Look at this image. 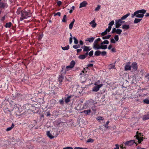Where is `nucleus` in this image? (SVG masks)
<instances>
[{"mask_svg": "<svg viewBox=\"0 0 149 149\" xmlns=\"http://www.w3.org/2000/svg\"><path fill=\"white\" fill-rule=\"evenodd\" d=\"M21 15L20 20L21 21H22L24 19H26L28 17H30L31 16V13L30 10H28L27 11L26 10H23Z\"/></svg>", "mask_w": 149, "mask_h": 149, "instance_id": "nucleus-1", "label": "nucleus"}, {"mask_svg": "<svg viewBox=\"0 0 149 149\" xmlns=\"http://www.w3.org/2000/svg\"><path fill=\"white\" fill-rule=\"evenodd\" d=\"M75 64V62L72 61L71 62L70 65L67 66L65 68H62V70H61V72H63L62 74H65L66 73V71L70 70L72 68L74 67Z\"/></svg>", "mask_w": 149, "mask_h": 149, "instance_id": "nucleus-2", "label": "nucleus"}, {"mask_svg": "<svg viewBox=\"0 0 149 149\" xmlns=\"http://www.w3.org/2000/svg\"><path fill=\"white\" fill-rule=\"evenodd\" d=\"M146 10L144 9L140 10H137L136 12H137L136 14V17L138 18H142L144 16V14L146 12Z\"/></svg>", "mask_w": 149, "mask_h": 149, "instance_id": "nucleus-3", "label": "nucleus"}, {"mask_svg": "<svg viewBox=\"0 0 149 149\" xmlns=\"http://www.w3.org/2000/svg\"><path fill=\"white\" fill-rule=\"evenodd\" d=\"M94 103L93 100H90L87 101L85 104L84 108V109H86L87 107H91L93 105H94Z\"/></svg>", "mask_w": 149, "mask_h": 149, "instance_id": "nucleus-4", "label": "nucleus"}, {"mask_svg": "<svg viewBox=\"0 0 149 149\" xmlns=\"http://www.w3.org/2000/svg\"><path fill=\"white\" fill-rule=\"evenodd\" d=\"M125 21H123L121 19L115 20V25L116 28H118L122 24L125 22Z\"/></svg>", "mask_w": 149, "mask_h": 149, "instance_id": "nucleus-5", "label": "nucleus"}, {"mask_svg": "<svg viewBox=\"0 0 149 149\" xmlns=\"http://www.w3.org/2000/svg\"><path fill=\"white\" fill-rule=\"evenodd\" d=\"M137 134L136 136V139L138 140V141L139 143H140L143 140V137H141V133H139L138 134V132H136Z\"/></svg>", "mask_w": 149, "mask_h": 149, "instance_id": "nucleus-6", "label": "nucleus"}, {"mask_svg": "<svg viewBox=\"0 0 149 149\" xmlns=\"http://www.w3.org/2000/svg\"><path fill=\"white\" fill-rule=\"evenodd\" d=\"M134 143L136 144V145L137 144L135 142L134 140H131L126 141L124 144L126 146H131Z\"/></svg>", "mask_w": 149, "mask_h": 149, "instance_id": "nucleus-7", "label": "nucleus"}, {"mask_svg": "<svg viewBox=\"0 0 149 149\" xmlns=\"http://www.w3.org/2000/svg\"><path fill=\"white\" fill-rule=\"evenodd\" d=\"M122 32V30L120 29H116V28H113L112 31V33H116L118 34H120Z\"/></svg>", "mask_w": 149, "mask_h": 149, "instance_id": "nucleus-8", "label": "nucleus"}, {"mask_svg": "<svg viewBox=\"0 0 149 149\" xmlns=\"http://www.w3.org/2000/svg\"><path fill=\"white\" fill-rule=\"evenodd\" d=\"M103 85V84H100L98 86H96L94 87H93L92 88V91H93L97 92L98 91L100 88L102 87Z\"/></svg>", "mask_w": 149, "mask_h": 149, "instance_id": "nucleus-9", "label": "nucleus"}, {"mask_svg": "<svg viewBox=\"0 0 149 149\" xmlns=\"http://www.w3.org/2000/svg\"><path fill=\"white\" fill-rule=\"evenodd\" d=\"M130 63L128 62L127 63L125 67V70H130L131 67L130 66Z\"/></svg>", "mask_w": 149, "mask_h": 149, "instance_id": "nucleus-10", "label": "nucleus"}, {"mask_svg": "<svg viewBox=\"0 0 149 149\" xmlns=\"http://www.w3.org/2000/svg\"><path fill=\"white\" fill-rule=\"evenodd\" d=\"M8 6L7 4L5 2L2 1L0 2V8H7Z\"/></svg>", "mask_w": 149, "mask_h": 149, "instance_id": "nucleus-11", "label": "nucleus"}, {"mask_svg": "<svg viewBox=\"0 0 149 149\" xmlns=\"http://www.w3.org/2000/svg\"><path fill=\"white\" fill-rule=\"evenodd\" d=\"M132 67L134 71H136L137 70V65L136 62H133L132 63Z\"/></svg>", "mask_w": 149, "mask_h": 149, "instance_id": "nucleus-12", "label": "nucleus"}, {"mask_svg": "<svg viewBox=\"0 0 149 149\" xmlns=\"http://www.w3.org/2000/svg\"><path fill=\"white\" fill-rule=\"evenodd\" d=\"M100 45H99L98 43H93V48L95 49H100Z\"/></svg>", "mask_w": 149, "mask_h": 149, "instance_id": "nucleus-13", "label": "nucleus"}, {"mask_svg": "<svg viewBox=\"0 0 149 149\" xmlns=\"http://www.w3.org/2000/svg\"><path fill=\"white\" fill-rule=\"evenodd\" d=\"M88 54V52H86L84 55H80L79 56V58L81 59H85L86 57L87 56Z\"/></svg>", "mask_w": 149, "mask_h": 149, "instance_id": "nucleus-14", "label": "nucleus"}, {"mask_svg": "<svg viewBox=\"0 0 149 149\" xmlns=\"http://www.w3.org/2000/svg\"><path fill=\"white\" fill-rule=\"evenodd\" d=\"M83 51L84 52H88L91 50L90 47L86 46H84L83 47Z\"/></svg>", "mask_w": 149, "mask_h": 149, "instance_id": "nucleus-15", "label": "nucleus"}, {"mask_svg": "<svg viewBox=\"0 0 149 149\" xmlns=\"http://www.w3.org/2000/svg\"><path fill=\"white\" fill-rule=\"evenodd\" d=\"M130 25L129 24H124L123 25L122 28L124 29L127 30L130 28Z\"/></svg>", "mask_w": 149, "mask_h": 149, "instance_id": "nucleus-16", "label": "nucleus"}, {"mask_svg": "<svg viewBox=\"0 0 149 149\" xmlns=\"http://www.w3.org/2000/svg\"><path fill=\"white\" fill-rule=\"evenodd\" d=\"M87 3L85 1H84L80 4L79 8L84 7L86 6Z\"/></svg>", "mask_w": 149, "mask_h": 149, "instance_id": "nucleus-17", "label": "nucleus"}, {"mask_svg": "<svg viewBox=\"0 0 149 149\" xmlns=\"http://www.w3.org/2000/svg\"><path fill=\"white\" fill-rule=\"evenodd\" d=\"M89 24L91 25L92 27L93 28L95 27L96 26V24L94 20L90 22Z\"/></svg>", "mask_w": 149, "mask_h": 149, "instance_id": "nucleus-18", "label": "nucleus"}, {"mask_svg": "<svg viewBox=\"0 0 149 149\" xmlns=\"http://www.w3.org/2000/svg\"><path fill=\"white\" fill-rule=\"evenodd\" d=\"M94 39V38L93 37L87 38L85 40L86 41H88L90 42H91L93 41Z\"/></svg>", "mask_w": 149, "mask_h": 149, "instance_id": "nucleus-19", "label": "nucleus"}, {"mask_svg": "<svg viewBox=\"0 0 149 149\" xmlns=\"http://www.w3.org/2000/svg\"><path fill=\"white\" fill-rule=\"evenodd\" d=\"M130 15V13H128L127 14L124 15L121 18V19L122 20L125 19L127 17L129 16Z\"/></svg>", "mask_w": 149, "mask_h": 149, "instance_id": "nucleus-20", "label": "nucleus"}, {"mask_svg": "<svg viewBox=\"0 0 149 149\" xmlns=\"http://www.w3.org/2000/svg\"><path fill=\"white\" fill-rule=\"evenodd\" d=\"M47 136L50 139H52L54 137V136H52L50 133L49 131H48L47 132Z\"/></svg>", "mask_w": 149, "mask_h": 149, "instance_id": "nucleus-21", "label": "nucleus"}, {"mask_svg": "<svg viewBox=\"0 0 149 149\" xmlns=\"http://www.w3.org/2000/svg\"><path fill=\"white\" fill-rule=\"evenodd\" d=\"M91 112V110H84L83 111L81 112V113H84L86 115L88 114Z\"/></svg>", "mask_w": 149, "mask_h": 149, "instance_id": "nucleus-22", "label": "nucleus"}, {"mask_svg": "<svg viewBox=\"0 0 149 149\" xmlns=\"http://www.w3.org/2000/svg\"><path fill=\"white\" fill-rule=\"evenodd\" d=\"M107 48V45H103V44H100V49H105Z\"/></svg>", "mask_w": 149, "mask_h": 149, "instance_id": "nucleus-23", "label": "nucleus"}, {"mask_svg": "<svg viewBox=\"0 0 149 149\" xmlns=\"http://www.w3.org/2000/svg\"><path fill=\"white\" fill-rule=\"evenodd\" d=\"M142 20V19L135 18L134 21V23L135 24L137 23L138 22H140Z\"/></svg>", "mask_w": 149, "mask_h": 149, "instance_id": "nucleus-24", "label": "nucleus"}, {"mask_svg": "<svg viewBox=\"0 0 149 149\" xmlns=\"http://www.w3.org/2000/svg\"><path fill=\"white\" fill-rule=\"evenodd\" d=\"M23 11L21 9V8H19L17 10V15H19L21 13H22V12Z\"/></svg>", "mask_w": 149, "mask_h": 149, "instance_id": "nucleus-25", "label": "nucleus"}, {"mask_svg": "<svg viewBox=\"0 0 149 149\" xmlns=\"http://www.w3.org/2000/svg\"><path fill=\"white\" fill-rule=\"evenodd\" d=\"M143 120H144L149 119V114L144 116L143 117Z\"/></svg>", "mask_w": 149, "mask_h": 149, "instance_id": "nucleus-26", "label": "nucleus"}, {"mask_svg": "<svg viewBox=\"0 0 149 149\" xmlns=\"http://www.w3.org/2000/svg\"><path fill=\"white\" fill-rule=\"evenodd\" d=\"M66 15H64L63 17L62 22H67V18Z\"/></svg>", "mask_w": 149, "mask_h": 149, "instance_id": "nucleus-27", "label": "nucleus"}, {"mask_svg": "<svg viewBox=\"0 0 149 149\" xmlns=\"http://www.w3.org/2000/svg\"><path fill=\"white\" fill-rule=\"evenodd\" d=\"M14 127V125L13 124H12L11 126L10 127H8L7 128L6 130L7 131H10L12 130Z\"/></svg>", "mask_w": 149, "mask_h": 149, "instance_id": "nucleus-28", "label": "nucleus"}, {"mask_svg": "<svg viewBox=\"0 0 149 149\" xmlns=\"http://www.w3.org/2000/svg\"><path fill=\"white\" fill-rule=\"evenodd\" d=\"M63 79V77L62 75H59L58 79V80L60 82H61L62 81Z\"/></svg>", "mask_w": 149, "mask_h": 149, "instance_id": "nucleus-29", "label": "nucleus"}, {"mask_svg": "<svg viewBox=\"0 0 149 149\" xmlns=\"http://www.w3.org/2000/svg\"><path fill=\"white\" fill-rule=\"evenodd\" d=\"M101 54V52L100 51H96L95 53V55L97 56H99Z\"/></svg>", "mask_w": 149, "mask_h": 149, "instance_id": "nucleus-30", "label": "nucleus"}, {"mask_svg": "<svg viewBox=\"0 0 149 149\" xmlns=\"http://www.w3.org/2000/svg\"><path fill=\"white\" fill-rule=\"evenodd\" d=\"M11 24H12L10 22L7 23H6L5 26L6 28H10L11 26Z\"/></svg>", "mask_w": 149, "mask_h": 149, "instance_id": "nucleus-31", "label": "nucleus"}, {"mask_svg": "<svg viewBox=\"0 0 149 149\" xmlns=\"http://www.w3.org/2000/svg\"><path fill=\"white\" fill-rule=\"evenodd\" d=\"M69 48V45H67L65 47H62V49L64 50H67Z\"/></svg>", "mask_w": 149, "mask_h": 149, "instance_id": "nucleus-32", "label": "nucleus"}, {"mask_svg": "<svg viewBox=\"0 0 149 149\" xmlns=\"http://www.w3.org/2000/svg\"><path fill=\"white\" fill-rule=\"evenodd\" d=\"M114 23V21L112 20L109 24V26L111 27V26L113 25Z\"/></svg>", "mask_w": 149, "mask_h": 149, "instance_id": "nucleus-33", "label": "nucleus"}, {"mask_svg": "<svg viewBox=\"0 0 149 149\" xmlns=\"http://www.w3.org/2000/svg\"><path fill=\"white\" fill-rule=\"evenodd\" d=\"M115 67V65L113 64H111L109 65L108 66V68L109 69H111L114 68Z\"/></svg>", "mask_w": 149, "mask_h": 149, "instance_id": "nucleus-34", "label": "nucleus"}, {"mask_svg": "<svg viewBox=\"0 0 149 149\" xmlns=\"http://www.w3.org/2000/svg\"><path fill=\"white\" fill-rule=\"evenodd\" d=\"M96 119L98 120H104V118L102 117L99 116L96 117Z\"/></svg>", "mask_w": 149, "mask_h": 149, "instance_id": "nucleus-35", "label": "nucleus"}, {"mask_svg": "<svg viewBox=\"0 0 149 149\" xmlns=\"http://www.w3.org/2000/svg\"><path fill=\"white\" fill-rule=\"evenodd\" d=\"M71 98L70 96H68L66 99H65V102L66 103H68L70 101V99Z\"/></svg>", "mask_w": 149, "mask_h": 149, "instance_id": "nucleus-36", "label": "nucleus"}, {"mask_svg": "<svg viewBox=\"0 0 149 149\" xmlns=\"http://www.w3.org/2000/svg\"><path fill=\"white\" fill-rule=\"evenodd\" d=\"M111 35H108L107 36H106L102 37L103 39H109L111 37Z\"/></svg>", "mask_w": 149, "mask_h": 149, "instance_id": "nucleus-37", "label": "nucleus"}, {"mask_svg": "<svg viewBox=\"0 0 149 149\" xmlns=\"http://www.w3.org/2000/svg\"><path fill=\"white\" fill-rule=\"evenodd\" d=\"M101 40V39L100 38H98L97 39L95 40L93 43L95 44H97L98 43V42L100 41Z\"/></svg>", "mask_w": 149, "mask_h": 149, "instance_id": "nucleus-38", "label": "nucleus"}, {"mask_svg": "<svg viewBox=\"0 0 149 149\" xmlns=\"http://www.w3.org/2000/svg\"><path fill=\"white\" fill-rule=\"evenodd\" d=\"M143 102L147 104H149V100L146 99L143 100Z\"/></svg>", "mask_w": 149, "mask_h": 149, "instance_id": "nucleus-39", "label": "nucleus"}, {"mask_svg": "<svg viewBox=\"0 0 149 149\" xmlns=\"http://www.w3.org/2000/svg\"><path fill=\"white\" fill-rule=\"evenodd\" d=\"M109 43V42L107 40H105L103 42L101 43V44H108Z\"/></svg>", "mask_w": 149, "mask_h": 149, "instance_id": "nucleus-40", "label": "nucleus"}, {"mask_svg": "<svg viewBox=\"0 0 149 149\" xmlns=\"http://www.w3.org/2000/svg\"><path fill=\"white\" fill-rule=\"evenodd\" d=\"M114 38L116 41H118L119 39L118 36L117 35H115L114 37Z\"/></svg>", "mask_w": 149, "mask_h": 149, "instance_id": "nucleus-41", "label": "nucleus"}, {"mask_svg": "<svg viewBox=\"0 0 149 149\" xmlns=\"http://www.w3.org/2000/svg\"><path fill=\"white\" fill-rule=\"evenodd\" d=\"M74 24H72V23H71L69 25V28L71 30L72 29L73 26Z\"/></svg>", "mask_w": 149, "mask_h": 149, "instance_id": "nucleus-42", "label": "nucleus"}, {"mask_svg": "<svg viewBox=\"0 0 149 149\" xmlns=\"http://www.w3.org/2000/svg\"><path fill=\"white\" fill-rule=\"evenodd\" d=\"M13 110V109H10V110H9L8 109H4V111L6 112L7 113L8 111H12Z\"/></svg>", "mask_w": 149, "mask_h": 149, "instance_id": "nucleus-43", "label": "nucleus"}, {"mask_svg": "<svg viewBox=\"0 0 149 149\" xmlns=\"http://www.w3.org/2000/svg\"><path fill=\"white\" fill-rule=\"evenodd\" d=\"M73 39L74 40V43L75 44H77L78 42L77 40L75 37H73Z\"/></svg>", "mask_w": 149, "mask_h": 149, "instance_id": "nucleus-44", "label": "nucleus"}, {"mask_svg": "<svg viewBox=\"0 0 149 149\" xmlns=\"http://www.w3.org/2000/svg\"><path fill=\"white\" fill-rule=\"evenodd\" d=\"M100 8V6L99 5L97 6L95 8V10L96 11H98Z\"/></svg>", "mask_w": 149, "mask_h": 149, "instance_id": "nucleus-45", "label": "nucleus"}, {"mask_svg": "<svg viewBox=\"0 0 149 149\" xmlns=\"http://www.w3.org/2000/svg\"><path fill=\"white\" fill-rule=\"evenodd\" d=\"M101 55L102 56H105L107 54V52L106 51H103L102 52H101Z\"/></svg>", "mask_w": 149, "mask_h": 149, "instance_id": "nucleus-46", "label": "nucleus"}, {"mask_svg": "<svg viewBox=\"0 0 149 149\" xmlns=\"http://www.w3.org/2000/svg\"><path fill=\"white\" fill-rule=\"evenodd\" d=\"M111 27L108 26V28L105 30L107 32H109L111 30Z\"/></svg>", "mask_w": 149, "mask_h": 149, "instance_id": "nucleus-47", "label": "nucleus"}, {"mask_svg": "<svg viewBox=\"0 0 149 149\" xmlns=\"http://www.w3.org/2000/svg\"><path fill=\"white\" fill-rule=\"evenodd\" d=\"M93 140L92 139L90 138L88 139L86 141L87 142H93Z\"/></svg>", "mask_w": 149, "mask_h": 149, "instance_id": "nucleus-48", "label": "nucleus"}, {"mask_svg": "<svg viewBox=\"0 0 149 149\" xmlns=\"http://www.w3.org/2000/svg\"><path fill=\"white\" fill-rule=\"evenodd\" d=\"M109 121H107L106 124L104 125V127L107 128H108V126H107L109 124Z\"/></svg>", "mask_w": 149, "mask_h": 149, "instance_id": "nucleus-49", "label": "nucleus"}, {"mask_svg": "<svg viewBox=\"0 0 149 149\" xmlns=\"http://www.w3.org/2000/svg\"><path fill=\"white\" fill-rule=\"evenodd\" d=\"M137 14V12H135L134 13V14H132L131 15V17L132 18L134 17V16H136V14Z\"/></svg>", "mask_w": 149, "mask_h": 149, "instance_id": "nucleus-50", "label": "nucleus"}, {"mask_svg": "<svg viewBox=\"0 0 149 149\" xmlns=\"http://www.w3.org/2000/svg\"><path fill=\"white\" fill-rule=\"evenodd\" d=\"M93 50L91 51L88 54V55L89 56H92L93 54Z\"/></svg>", "mask_w": 149, "mask_h": 149, "instance_id": "nucleus-51", "label": "nucleus"}, {"mask_svg": "<svg viewBox=\"0 0 149 149\" xmlns=\"http://www.w3.org/2000/svg\"><path fill=\"white\" fill-rule=\"evenodd\" d=\"M74 149H88L87 148H83L81 147H75L74 148Z\"/></svg>", "mask_w": 149, "mask_h": 149, "instance_id": "nucleus-52", "label": "nucleus"}, {"mask_svg": "<svg viewBox=\"0 0 149 149\" xmlns=\"http://www.w3.org/2000/svg\"><path fill=\"white\" fill-rule=\"evenodd\" d=\"M56 15H58L59 16H60L61 15V13L59 12H58L57 13L55 14L54 15V16H56Z\"/></svg>", "mask_w": 149, "mask_h": 149, "instance_id": "nucleus-53", "label": "nucleus"}, {"mask_svg": "<svg viewBox=\"0 0 149 149\" xmlns=\"http://www.w3.org/2000/svg\"><path fill=\"white\" fill-rule=\"evenodd\" d=\"M108 32L105 31L104 32H103L102 33L101 35L102 36H104L106 35Z\"/></svg>", "mask_w": 149, "mask_h": 149, "instance_id": "nucleus-54", "label": "nucleus"}, {"mask_svg": "<svg viewBox=\"0 0 149 149\" xmlns=\"http://www.w3.org/2000/svg\"><path fill=\"white\" fill-rule=\"evenodd\" d=\"M111 42L112 43H115L116 42V41L114 39L111 38Z\"/></svg>", "mask_w": 149, "mask_h": 149, "instance_id": "nucleus-55", "label": "nucleus"}, {"mask_svg": "<svg viewBox=\"0 0 149 149\" xmlns=\"http://www.w3.org/2000/svg\"><path fill=\"white\" fill-rule=\"evenodd\" d=\"M100 83V81H98L97 82H96L95 83V84H94V85H95V86H99V84Z\"/></svg>", "mask_w": 149, "mask_h": 149, "instance_id": "nucleus-56", "label": "nucleus"}, {"mask_svg": "<svg viewBox=\"0 0 149 149\" xmlns=\"http://www.w3.org/2000/svg\"><path fill=\"white\" fill-rule=\"evenodd\" d=\"M63 149H73V148L71 147H66L64 148Z\"/></svg>", "mask_w": 149, "mask_h": 149, "instance_id": "nucleus-57", "label": "nucleus"}, {"mask_svg": "<svg viewBox=\"0 0 149 149\" xmlns=\"http://www.w3.org/2000/svg\"><path fill=\"white\" fill-rule=\"evenodd\" d=\"M84 70H85V68L84 69V70L82 71L80 73V75L83 74L85 72H86V71H85Z\"/></svg>", "mask_w": 149, "mask_h": 149, "instance_id": "nucleus-58", "label": "nucleus"}, {"mask_svg": "<svg viewBox=\"0 0 149 149\" xmlns=\"http://www.w3.org/2000/svg\"><path fill=\"white\" fill-rule=\"evenodd\" d=\"M72 38L70 37L69 39V43L71 44L72 42Z\"/></svg>", "mask_w": 149, "mask_h": 149, "instance_id": "nucleus-59", "label": "nucleus"}, {"mask_svg": "<svg viewBox=\"0 0 149 149\" xmlns=\"http://www.w3.org/2000/svg\"><path fill=\"white\" fill-rule=\"evenodd\" d=\"M61 4V1H58L57 2V4L58 6H60Z\"/></svg>", "mask_w": 149, "mask_h": 149, "instance_id": "nucleus-60", "label": "nucleus"}, {"mask_svg": "<svg viewBox=\"0 0 149 149\" xmlns=\"http://www.w3.org/2000/svg\"><path fill=\"white\" fill-rule=\"evenodd\" d=\"M73 47L75 49H77L79 47H78V46L76 45H74L73 46Z\"/></svg>", "mask_w": 149, "mask_h": 149, "instance_id": "nucleus-61", "label": "nucleus"}, {"mask_svg": "<svg viewBox=\"0 0 149 149\" xmlns=\"http://www.w3.org/2000/svg\"><path fill=\"white\" fill-rule=\"evenodd\" d=\"M112 47V45H110L108 47V49H111Z\"/></svg>", "mask_w": 149, "mask_h": 149, "instance_id": "nucleus-62", "label": "nucleus"}, {"mask_svg": "<svg viewBox=\"0 0 149 149\" xmlns=\"http://www.w3.org/2000/svg\"><path fill=\"white\" fill-rule=\"evenodd\" d=\"M93 65V64H88L87 65V66L88 67H92Z\"/></svg>", "mask_w": 149, "mask_h": 149, "instance_id": "nucleus-63", "label": "nucleus"}, {"mask_svg": "<svg viewBox=\"0 0 149 149\" xmlns=\"http://www.w3.org/2000/svg\"><path fill=\"white\" fill-rule=\"evenodd\" d=\"M82 50V49H78L76 50V51H77V53H79L81 52Z\"/></svg>", "mask_w": 149, "mask_h": 149, "instance_id": "nucleus-64", "label": "nucleus"}]
</instances>
